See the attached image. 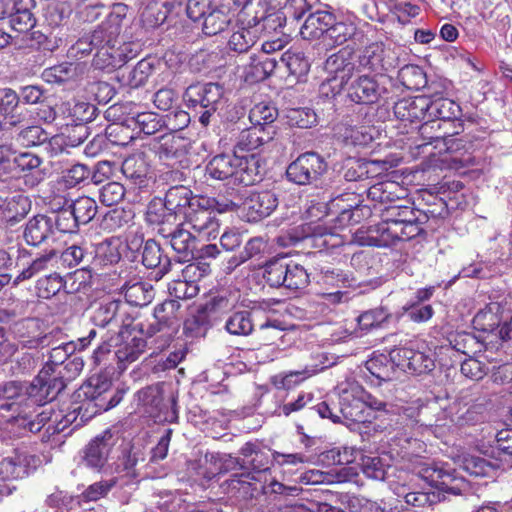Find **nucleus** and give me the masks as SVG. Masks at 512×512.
<instances>
[{
	"instance_id": "nucleus-2",
	"label": "nucleus",
	"mask_w": 512,
	"mask_h": 512,
	"mask_svg": "<svg viewBox=\"0 0 512 512\" xmlns=\"http://www.w3.org/2000/svg\"><path fill=\"white\" fill-rule=\"evenodd\" d=\"M122 17L119 12H112L92 34L81 37L69 50L73 57L88 55L103 42H113L121 30Z\"/></svg>"
},
{
	"instance_id": "nucleus-10",
	"label": "nucleus",
	"mask_w": 512,
	"mask_h": 512,
	"mask_svg": "<svg viewBox=\"0 0 512 512\" xmlns=\"http://www.w3.org/2000/svg\"><path fill=\"white\" fill-rule=\"evenodd\" d=\"M278 205L276 195L271 191L253 192L243 203L248 221L257 222L269 216Z\"/></svg>"
},
{
	"instance_id": "nucleus-38",
	"label": "nucleus",
	"mask_w": 512,
	"mask_h": 512,
	"mask_svg": "<svg viewBox=\"0 0 512 512\" xmlns=\"http://www.w3.org/2000/svg\"><path fill=\"white\" fill-rule=\"evenodd\" d=\"M179 308L180 303L177 300L172 299L166 300L155 307L154 317L157 320L158 325L161 326L158 328V331H160L164 326L171 327L176 324Z\"/></svg>"
},
{
	"instance_id": "nucleus-62",
	"label": "nucleus",
	"mask_w": 512,
	"mask_h": 512,
	"mask_svg": "<svg viewBox=\"0 0 512 512\" xmlns=\"http://www.w3.org/2000/svg\"><path fill=\"white\" fill-rule=\"evenodd\" d=\"M461 373L472 380L482 379L486 373V366L475 358H469L462 362Z\"/></svg>"
},
{
	"instance_id": "nucleus-23",
	"label": "nucleus",
	"mask_w": 512,
	"mask_h": 512,
	"mask_svg": "<svg viewBox=\"0 0 512 512\" xmlns=\"http://www.w3.org/2000/svg\"><path fill=\"white\" fill-rule=\"evenodd\" d=\"M52 233V221L44 215L30 219L24 231V238L29 245L41 244Z\"/></svg>"
},
{
	"instance_id": "nucleus-43",
	"label": "nucleus",
	"mask_w": 512,
	"mask_h": 512,
	"mask_svg": "<svg viewBox=\"0 0 512 512\" xmlns=\"http://www.w3.org/2000/svg\"><path fill=\"white\" fill-rule=\"evenodd\" d=\"M231 18L224 10L212 9L204 18L203 32L212 36L222 32L230 23Z\"/></svg>"
},
{
	"instance_id": "nucleus-40",
	"label": "nucleus",
	"mask_w": 512,
	"mask_h": 512,
	"mask_svg": "<svg viewBox=\"0 0 512 512\" xmlns=\"http://www.w3.org/2000/svg\"><path fill=\"white\" fill-rule=\"evenodd\" d=\"M270 140H272L271 132L262 126L253 125L252 128L242 133L240 144L244 149L250 151L259 148Z\"/></svg>"
},
{
	"instance_id": "nucleus-11",
	"label": "nucleus",
	"mask_w": 512,
	"mask_h": 512,
	"mask_svg": "<svg viewBox=\"0 0 512 512\" xmlns=\"http://www.w3.org/2000/svg\"><path fill=\"white\" fill-rule=\"evenodd\" d=\"M115 445L113 435L105 431L102 435L95 437L86 447L83 460L91 468L100 469L107 462L112 448Z\"/></svg>"
},
{
	"instance_id": "nucleus-1",
	"label": "nucleus",
	"mask_w": 512,
	"mask_h": 512,
	"mask_svg": "<svg viewBox=\"0 0 512 512\" xmlns=\"http://www.w3.org/2000/svg\"><path fill=\"white\" fill-rule=\"evenodd\" d=\"M235 204L231 201L219 202L215 198L196 196L185 212L184 224L199 240L216 239L220 232L218 214L232 211Z\"/></svg>"
},
{
	"instance_id": "nucleus-5",
	"label": "nucleus",
	"mask_w": 512,
	"mask_h": 512,
	"mask_svg": "<svg viewBox=\"0 0 512 512\" xmlns=\"http://www.w3.org/2000/svg\"><path fill=\"white\" fill-rule=\"evenodd\" d=\"M326 163L320 155L309 152L300 155L287 168L289 180L305 185L317 180L326 170Z\"/></svg>"
},
{
	"instance_id": "nucleus-20",
	"label": "nucleus",
	"mask_w": 512,
	"mask_h": 512,
	"mask_svg": "<svg viewBox=\"0 0 512 512\" xmlns=\"http://www.w3.org/2000/svg\"><path fill=\"white\" fill-rule=\"evenodd\" d=\"M196 196H192V192L184 186H176L170 188L166 195L163 204L168 209L170 216L176 218L177 215H183L192 205Z\"/></svg>"
},
{
	"instance_id": "nucleus-25",
	"label": "nucleus",
	"mask_w": 512,
	"mask_h": 512,
	"mask_svg": "<svg viewBox=\"0 0 512 512\" xmlns=\"http://www.w3.org/2000/svg\"><path fill=\"white\" fill-rule=\"evenodd\" d=\"M365 368L377 380L391 381L397 378V369L394 368L390 357L384 354L372 356L365 363Z\"/></svg>"
},
{
	"instance_id": "nucleus-42",
	"label": "nucleus",
	"mask_w": 512,
	"mask_h": 512,
	"mask_svg": "<svg viewBox=\"0 0 512 512\" xmlns=\"http://www.w3.org/2000/svg\"><path fill=\"white\" fill-rule=\"evenodd\" d=\"M309 283V275L305 268L293 261H287V273L283 286L290 290L304 288Z\"/></svg>"
},
{
	"instance_id": "nucleus-50",
	"label": "nucleus",
	"mask_w": 512,
	"mask_h": 512,
	"mask_svg": "<svg viewBox=\"0 0 512 512\" xmlns=\"http://www.w3.org/2000/svg\"><path fill=\"white\" fill-rule=\"evenodd\" d=\"M49 134L40 126H28L18 134V142L23 146H36L46 142Z\"/></svg>"
},
{
	"instance_id": "nucleus-26",
	"label": "nucleus",
	"mask_w": 512,
	"mask_h": 512,
	"mask_svg": "<svg viewBox=\"0 0 512 512\" xmlns=\"http://www.w3.org/2000/svg\"><path fill=\"white\" fill-rule=\"evenodd\" d=\"M122 242L118 238H110L99 243L95 248L94 264L96 266L113 265L121 259Z\"/></svg>"
},
{
	"instance_id": "nucleus-8",
	"label": "nucleus",
	"mask_w": 512,
	"mask_h": 512,
	"mask_svg": "<svg viewBox=\"0 0 512 512\" xmlns=\"http://www.w3.org/2000/svg\"><path fill=\"white\" fill-rule=\"evenodd\" d=\"M223 96V89L216 83L190 85L185 93L184 100L188 107L203 109H217Z\"/></svg>"
},
{
	"instance_id": "nucleus-30",
	"label": "nucleus",
	"mask_w": 512,
	"mask_h": 512,
	"mask_svg": "<svg viewBox=\"0 0 512 512\" xmlns=\"http://www.w3.org/2000/svg\"><path fill=\"white\" fill-rule=\"evenodd\" d=\"M235 154H220L213 157L206 166V173L213 179H232Z\"/></svg>"
},
{
	"instance_id": "nucleus-3",
	"label": "nucleus",
	"mask_w": 512,
	"mask_h": 512,
	"mask_svg": "<svg viewBox=\"0 0 512 512\" xmlns=\"http://www.w3.org/2000/svg\"><path fill=\"white\" fill-rule=\"evenodd\" d=\"M97 213L94 199L82 196L70 205V209L61 210L56 217L57 227L63 232H73L79 225L89 223Z\"/></svg>"
},
{
	"instance_id": "nucleus-45",
	"label": "nucleus",
	"mask_w": 512,
	"mask_h": 512,
	"mask_svg": "<svg viewBox=\"0 0 512 512\" xmlns=\"http://www.w3.org/2000/svg\"><path fill=\"white\" fill-rule=\"evenodd\" d=\"M390 313L384 307H377L363 312L357 318L359 327L364 331L380 327L388 320Z\"/></svg>"
},
{
	"instance_id": "nucleus-6",
	"label": "nucleus",
	"mask_w": 512,
	"mask_h": 512,
	"mask_svg": "<svg viewBox=\"0 0 512 512\" xmlns=\"http://www.w3.org/2000/svg\"><path fill=\"white\" fill-rule=\"evenodd\" d=\"M353 60V53L347 48L339 50L326 59L324 68L329 75L328 82L335 83L334 94L342 90L357 69Z\"/></svg>"
},
{
	"instance_id": "nucleus-9",
	"label": "nucleus",
	"mask_w": 512,
	"mask_h": 512,
	"mask_svg": "<svg viewBox=\"0 0 512 512\" xmlns=\"http://www.w3.org/2000/svg\"><path fill=\"white\" fill-rule=\"evenodd\" d=\"M350 394L347 390H343L341 396V413L347 419H350L355 422H363V405L373 409V410H383L386 407V403L383 400L378 399L377 397L362 392V395L358 398H353L352 402L349 403Z\"/></svg>"
},
{
	"instance_id": "nucleus-58",
	"label": "nucleus",
	"mask_w": 512,
	"mask_h": 512,
	"mask_svg": "<svg viewBox=\"0 0 512 512\" xmlns=\"http://www.w3.org/2000/svg\"><path fill=\"white\" fill-rule=\"evenodd\" d=\"M75 66L70 63H63L46 69L43 73L48 82L62 83L75 75Z\"/></svg>"
},
{
	"instance_id": "nucleus-19",
	"label": "nucleus",
	"mask_w": 512,
	"mask_h": 512,
	"mask_svg": "<svg viewBox=\"0 0 512 512\" xmlns=\"http://www.w3.org/2000/svg\"><path fill=\"white\" fill-rule=\"evenodd\" d=\"M352 470L353 468L332 469L329 471L313 469L304 472L300 477V481L308 485L341 483L349 480L350 476L357 474L356 471Z\"/></svg>"
},
{
	"instance_id": "nucleus-51",
	"label": "nucleus",
	"mask_w": 512,
	"mask_h": 512,
	"mask_svg": "<svg viewBox=\"0 0 512 512\" xmlns=\"http://www.w3.org/2000/svg\"><path fill=\"white\" fill-rule=\"evenodd\" d=\"M57 253L55 250H50L48 253L41 255L36 258L28 268L24 269L15 279V283H19L23 280L30 279L37 273L45 270L48 267V263L56 257Z\"/></svg>"
},
{
	"instance_id": "nucleus-7",
	"label": "nucleus",
	"mask_w": 512,
	"mask_h": 512,
	"mask_svg": "<svg viewBox=\"0 0 512 512\" xmlns=\"http://www.w3.org/2000/svg\"><path fill=\"white\" fill-rule=\"evenodd\" d=\"M65 388L64 380L55 365L46 364L30 384L29 397L54 399Z\"/></svg>"
},
{
	"instance_id": "nucleus-54",
	"label": "nucleus",
	"mask_w": 512,
	"mask_h": 512,
	"mask_svg": "<svg viewBox=\"0 0 512 512\" xmlns=\"http://www.w3.org/2000/svg\"><path fill=\"white\" fill-rule=\"evenodd\" d=\"M125 195V189L118 182H109L105 184L99 193L100 201L106 206L118 204Z\"/></svg>"
},
{
	"instance_id": "nucleus-57",
	"label": "nucleus",
	"mask_w": 512,
	"mask_h": 512,
	"mask_svg": "<svg viewBox=\"0 0 512 512\" xmlns=\"http://www.w3.org/2000/svg\"><path fill=\"white\" fill-rule=\"evenodd\" d=\"M36 288L40 297L48 299L60 291L62 280L59 275L52 274L39 279Z\"/></svg>"
},
{
	"instance_id": "nucleus-60",
	"label": "nucleus",
	"mask_w": 512,
	"mask_h": 512,
	"mask_svg": "<svg viewBox=\"0 0 512 512\" xmlns=\"http://www.w3.org/2000/svg\"><path fill=\"white\" fill-rule=\"evenodd\" d=\"M138 128L147 135L156 133L161 127L158 116L151 112L138 113L135 117Z\"/></svg>"
},
{
	"instance_id": "nucleus-61",
	"label": "nucleus",
	"mask_w": 512,
	"mask_h": 512,
	"mask_svg": "<svg viewBox=\"0 0 512 512\" xmlns=\"http://www.w3.org/2000/svg\"><path fill=\"white\" fill-rule=\"evenodd\" d=\"M170 216L168 209L161 200L152 201L147 209L146 218L151 224H164L168 222Z\"/></svg>"
},
{
	"instance_id": "nucleus-41",
	"label": "nucleus",
	"mask_w": 512,
	"mask_h": 512,
	"mask_svg": "<svg viewBox=\"0 0 512 512\" xmlns=\"http://www.w3.org/2000/svg\"><path fill=\"white\" fill-rule=\"evenodd\" d=\"M287 273V260L285 257L270 260L265 265L264 278L272 287L283 286Z\"/></svg>"
},
{
	"instance_id": "nucleus-46",
	"label": "nucleus",
	"mask_w": 512,
	"mask_h": 512,
	"mask_svg": "<svg viewBox=\"0 0 512 512\" xmlns=\"http://www.w3.org/2000/svg\"><path fill=\"white\" fill-rule=\"evenodd\" d=\"M398 76L402 84L411 90H418L426 84L424 72L420 67L415 65H406L402 67Z\"/></svg>"
},
{
	"instance_id": "nucleus-13",
	"label": "nucleus",
	"mask_w": 512,
	"mask_h": 512,
	"mask_svg": "<svg viewBox=\"0 0 512 512\" xmlns=\"http://www.w3.org/2000/svg\"><path fill=\"white\" fill-rule=\"evenodd\" d=\"M30 0H5L0 18L10 17V23L14 30L27 32L35 25V19L27 7ZM0 6L2 3L0 2Z\"/></svg>"
},
{
	"instance_id": "nucleus-18",
	"label": "nucleus",
	"mask_w": 512,
	"mask_h": 512,
	"mask_svg": "<svg viewBox=\"0 0 512 512\" xmlns=\"http://www.w3.org/2000/svg\"><path fill=\"white\" fill-rule=\"evenodd\" d=\"M379 87L376 81L366 75L360 76L349 87L348 97L357 104H371L379 98Z\"/></svg>"
},
{
	"instance_id": "nucleus-33",
	"label": "nucleus",
	"mask_w": 512,
	"mask_h": 512,
	"mask_svg": "<svg viewBox=\"0 0 512 512\" xmlns=\"http://www.w3.org/2000/svg\"><path fill=\"white\" fill-rule=\"evenodd\" d=\"M25 462L26 457L23 455H17L14 458L7 457L0 461V482L7 483L25 476L27 474Z\"/></svg>"
},
{
	"instance_id": "nucleus-64",
	"label": "nucleus",
	"mask_w": 512,
	"mask_h": 512,
	"mask_svg": "<svg viewBox=\"0 0 512 512\" xmlns=\"http://www.w3.org/2000/svg\"><path fill=\"white\" fill-rule=\"evenodd\" d=\"M118 306L119 304L116 301H110L100 305L94 313V320L96 324L100 326L108 325L115 318Z\"/></svg>"
},
{
	"instance_id": "nucleus-44",
	"label": "nucleus",
	"mask_w": 512,
	"mask_h": 512,
	"mask_svg": "<svg viewBox=\"0 0 512 512\" xmlns=\"http://www.w3.org/2000/svg\"><path fill=\"white\" fill-rule=\"evenodd\" d=\"M440 499V493L435 491H414L404 496L406 505L413 508L416 512L438 503Z\"/></svg>"
},
{
	"instance_id": "nucleus-63",
	"label": "nucleus",
	"mask_w": 512,
	"mask_h": 512,
	"mask_svg": "<svg viewBox=\"0 0 512 512\" xmlns=\"http://www.w3.org/2000/svg\"><path fill=\"white\" fill-rule=\"evenodd\" d=\"M493 306L495 305L491 304L488 311H480L475 315L473 323L479 330L493 331L499 325V321L493 313Z\"/></svg>"
},
{
	"instance_id": "nucleus-59",
	"label": "nucleus",
	"mask_w": 512,
	"mask_h": 512,
	"mask_svg": "<svg viewBox=\"0 0 512 512\" xmlns=\"http://www.w3.org/2000/svg\"><path fill=\"white\" fill-rule=\"evenodd\" d=\"M343 137L351 144L360 146L368 145L373 140L369 128L364 126L346 128Z\"/></svg>"
},
{
	"instance_id": "nucleus-16",
	"label": "nucleus",
	"mask_w": 512,
	"mask_h": 512,
	"mask_svg": "<svg viewBox=\"0 0 512 512\" xmlns=\"http://www.w3.org/2000/svg\"><path fill=\"white\" fill-rule=\"evenodd\" d=\"M184 223L178 225V227L171 232L169 242L173 250L178 254L179 261L187 262L194 257V250L196 248L195 234H192L188 229L184 228Z\"/></svg>"
},
{
	"instance_id": "nucleus-4",
	"label": "nucleus",
	"mask_w": 512,
	"mask_h": 512,
	"mask_svg": "<svg viewBox=\"0 0 512 512\" xmlns=\"http://www.w3.org/2000/svg\"><path fill=\"white\" fill-rule=\"evenodd\" d=\"M459 113V106L450 99L431 101L427 97H416L410 104L411 117L430 121L433 118L452 119Z\"/></svg>"
},
{
	"instance_id": "nucleus-24",
	"label": "nucleus",
	"mask_w": 512,
	"mask_h": 512,
	"mask_svg": "<svg viewBox=\"0 0 512 512\" xmlns=\"http://www.w3.org/2000/svg\"><path fill=\"white\" fill-rule=\"evenodd\" d=\"M110 383L107 381H101L99 378H90L87 383L81 386L78 392V396H84L87 400L86 409H89L91 406L99 407V409L107 410L109 408L114 407L116 403H110L108 406H104L100 403H93L94 401H99L102 394L108 390Z\"/></svg>"
},
{
	"instance_id": "nucleus-28",
	"label": "nucleus",
	"mask_w": 512,
	"mask_h": 512,
	"mask_svg": "<svg viewBox=\"0 0 512 512\" xmlns=\"http://www.w3.org/2000/svg\"><path fill=\"white\" fill-rule=\"evenodd\" d=\"M162 399L160 385L147 386L135 394L138 408L151 416L159 409Z\"/></svg>"
},
{
	"instance_id": "nucleus-29",
	"label": "nucleus",
	"mask_w": 512,
	"mask_h": 512,
	"mask_svg": "<svg viewBox=\"0 0 512 512\" xmlns=\"http://www.w3.org/2000/svg\"><path fill=\"white\" fill-rule=\"evenodd\" d=\"M29 206L28 199L21 195L8 201L5 200V204L0 210V218L2 221L13 225L27 215Z\"/></svg>"
},
{
	"instance_id": "nucleus-12",
	"label": "nucleus",
	"mask_w": 512,
	"mask_h": 512,
	"mask_svg": "<svg viewBox=\"0 0 512 512\" xmlns=\"http://www.w3.org/2000/svg\"><path fill=\"white\" fill-rule=\"evenodd\" d=\"M232 181L245 186L253 185L261 179L260 159L254 154H235Z\"/></svg>"
},
{
	"instance_id": "nucleus-48",
	"label": "nucleus",
	"mask_w": 512,
	"mask_h": 512,
	"mask_svg": "<svg viewBox=\"0 0 512 512\" xmlns=\"http://www.w3.org/2000/svg\"><path fill=\"white\" fill-rule=\"evenodd\" d=\"M256 42V34L248 28H241L235 31L229 38L228 46L230 50L238 53L248 51Z\"/></svg>"
},
{
	"instance_id": "nucleus-34",
	"label": "nucleus",
	"mask_w": 512,
	"mask_h": 512,
	"mask_svg": "<svg viewBox=\"0 0 512 512\" xmlns=\"http://www.w3.org/2000/svg\"><path fill=\"white\" fill-rule=\"evenodd\" d=\"M225 329L231 335H249L253 331V321L250 312L242 310L231 314L225 322Z\"/></svg>"
},
{
	"instance_id": "nucleus-52",
	"label": "nucleus",
	"mask_w": 512,
	"mask_h": 512,
	"mask_svg": "<svg viewBox=\"0 0 512 512\" xmlns=\"http://www.w3.org/2000/svg\"><path fill=\"white\" fill-rule=\"evenodd\" d=\"M462 467L474 476H489L494 470V467L484 458L471 455L463 458Z\"/></svg>"
},
{
	"instance_id": "nucleus-49",
	"label": "nucleus",
	"mask_w": 512,
	"mask_h": 512,
	"mask_svg": "<svg viewBox=\"0 0 512 512\" xmlns=\"http://www.w3.org/2000/svg\"><path fill=\"white\" fill-rule=\"evenodd\" d=\"M277 109L269 103L256 104L249 113V119L253 125H264L272 123L277 117Z\"/></svg>"
},
{
	"instance_id": "nucleus-17",
	"label": "nucleus",
	"mask_w": 512,
	"mask_h": 512,
	"mask_svg": "<svg viewBox=\"0 0 512 512\" xmlns=\"http://www.w3.org/2000/svg\"><path fill=\"white\" fill-rule=\"evenodd\" d=\"M334 22V16L326 11H317L310 14L300 29L303 39L316 40L321 37L325 38L328 29Z\"/></svg>"
},
{
	"instance_id": "nucleus-27",
	"label": "nucleus",
	"mask_w": 512,
	"mask_h": 512,
	"mask_svg": "<svg viewBox=\"0 0 512 512\" xmlns=\"http://www.w3.org/2000/svg\"><path fill=\"white\" fill-rule=\"evenodd\" d=\"M142 263L147 268H158L161 276L170 269V260L163 256L160 245L152 239L145 242L142 252Z\"/></svg>"
},
{
	"instance_id": "nucleus-55",
	"label": "nucleus",
	"mask_w": 512,
	"mask_h": 512,
	"mask_svg": "<svg viewBox=\"0 0 512 512\" xmlns=\"http://www.w3.org/2000/svg\"><path fill=\"white\" fill-rule=\"evenodd\" d=\"M406 365V371L410 373L422 374L429 372L434 367V361L418 350L413 348V355L410 356V362Z\"/></svg>"
},
{
	"instance_id": "nucleus-47",
	"label": "nucleus",
	"mask_w": 512,
	"mask_h": 512,
	"mask_svg": "<svg viewBox=\"0 0 512 512\" xmlns=\"http://www.w3.org/2000/svg\"><path fill=\"white\" fill-rule=\"evenodd\" d=\"M251 59L250 74L254 81L266 79L273 73L277 65L276 59L269 56L259 55Z\"/></svg>"
},
{
	"instance_id": "nucleus-39",
	"label": "nucleus",
	"mask_w": 512,
	"mask_h": 512,
	"mask_svg": "<svg viewBox=\"0 0 512 512\" xmlns=\"http://www.w3.org/2000/svg\"><path fill=\"white\" fill-rule=\"evenodd\" d=\"M280 61L289 71L290 75L301 77L307 74L310 64L301 51L288 50Z\"/></svg>"
},
{
	"instance_id": "nucleus-35",
	"label": "nucleus",
	"mask_w": 512,
	"mask_h": 512,
	"mask_svg": "<svg viewBox=\"0 0 512 512\" xmlns=\"http://www.w3.org/2000/svg\"><path fill=\"white\" fill-rule=\"evenodd\" d=\"M112 42H103L96 47L97 52L94 57V64L100 69H113L122 65V54L112 45Z\"/></svg>"
},
{
	"instance_id": "nucleus-15",
	"label": "nucleus",
	"mask_w": 512,
	"mask_h": 512,
	"mask_svg": "<svg viewBox=\"0 0 512 512\" xmlns=\"http://www.w3.org/2000/svg\"><path fill=\"white\" fill-rule=\"evenodd\" d=\"M419 409L415 407H407L403 410L402 415L400 416L402 420H407L408 423L405 425L404 431H398L394 437L392 438L393 443L391 445L400 448L399 453H403L402 457L410 456L414 454V451H409V447L411 446H421V443L414 438L416 433L408 432L409 430L415 429L418 420L416 419L419 416Z\"/></svg>"
},
{
	"instance_id": "nucleus-36",
	"label": "nucleus",
	"mask_w": 512,
	"mask_h": 512,
	"mask_svg": "<svg viewBox=\"0 0 512 512\" xmlns=\"http://www.w3.org/2000/svg\"><path fill=\"white\" fill-rule=\"evenodd\" d=\"M356 33V26L351 22L332 23L325 35L326 46L343 45Z\"/></svg>"
},
{
	"instance_id": "nucleus-53",
	"label": "nucleus",
	"mask_w": 512,
	"mask_h": 512,
	"mask_svg": "<svg viewBox=\"0 0 512 512\" xmlns=\"http://www.w3.org/2000/svg\"><path fill=\"white\" fill-rule=\"evenodd\" d=\"M13 162L16 174L18 172H37L41 165V159L33 153L23 152L16 154L13 152Z\"/></svg>"
},
{
	"instance_id": "nucleus-37",
	"label": "nucleus",
	"mask_w": 512,
	"mask_h": 512,
	"mask_svg": "<svg viewBox=\"0 0 512 512\" xmlns=\"http://www.w3.org/2000/svg\"><path fill=\"white\" fill-rule=\"evenodd\" d=\"M121 170L126 178L142 184L148 173V165L141 155H132L123 161Z\"/></svg>"
},
{
	"instance_id": "nucleus-56",
	"label": "nucleus",
	"mask_w": 512,
	"mask_h": 512,
	"mask_svg": "<svg viewBox=\"0 0 512 512\" xmlns=\"http://www.w3.org/2000/svg\"><path fill=\"white\" fill-rule=\"evenodd\" d=\"M54 344L53 331L45 334H38L36 336L22 337L19 341V347L23 350H39Z\"/></svg>"
},
{
	"instance_id": "nucleus-21",
	"label": "nucleus",
	"mask_w": 512,
	"mask_h": 512,
	"mask_svg": "<svg viewBox=\"0 0 512 512\" xmlns=\"http://www.w3.org/2000/svg\"><path fill=\"white\" fill-rule=\"evenodd\" d=\"M29 386H23L18 382L6 383L0 392V409L17 412L20 403L29 399Z\"/></svg>"
},
{
	"instance_id": "nucleus-31",
	"label": "nucleus",
	"mask_w": 512,
	"mask_h": 512,
	"mask_svg": "<svg viewBox=\"0 0 512 512\" xmlns=\"http://www.w3.org/2000/svg\"><path fill=\"white\" fill-rule=\"evenodd\" d=\"M318 372L317 368L306 367L303 370L290 371L288 373H279L271 378L272 384L277 389H292L301 384L306 379L315 375Z\"/></svg>"
},
{
	"instance_id": "nucleus-22",
	"label": "nucleus",
	"mask_w": 512,
	"mask_h": 512,
	"mask_svg": "<svg viewBox=\"0 0 512 512\" xmlns=\"http://www.w3.org/2000/svg\"><path fill=\"white\" fill-rule=\"evenodd\" d=\"M122 293L130 305L145 306L149 304L154 292L152 286L139 280H130L122 286Z\"/></svg>"
},
{
	"instance_id": "nucleus-14",
	"label": "nucleus",
	"mask_w": 512,
	"mask_h": 512,
	"mask_svg": "<svg viewBox=\"0 0 512 512\" xmlns=\"http://www.w3.org/2000/svg\"><path fill=\"white\" fill-rule=\"evenodd\" d=\"M121 342L116 343L115 355L121 369L136 361L144 352L146 342L142 337H137L132 332L125 330L120 332L118 338Z\"/></svg>"
},
{
	"instance_id": "nucleus-32",
	"label": "nucleus",
	"mask_w": 512,
	"mask_h": 512,
	"mask_svg": "<svg viewBox=\"0 0 512 512\" xmlns=\"http://www.w3.org/2000/svg\"><path fill=\"white\" fill-rule=\"evenodd\" d=\"M384 47L381 43H372L366 46L358 56L357 69L377 71L383 67Z\"/></svg>"
}]
</instances>
